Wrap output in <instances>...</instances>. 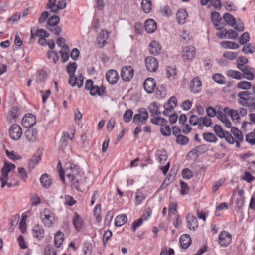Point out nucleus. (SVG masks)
Returning <instances> with one entry per match:
<instances>
[{
	"instance_id": "18",
	"label": "nucleus",
	"mask_w": 255,
	"mask_h": 255,
	"mask_svg": "<svg viewBox=\"0 0 255 255\" xmlns=\"http://www.w3.org/2000/svg\"><path fill=\"white\" fill-rule=\"evenodd\" d=\"M211 19L216 29H222L223 27L222 19L220 16V14L217 12L211 13Z\"/></svg>"
},
{
	"instance_id": "14",
	"label": "nucleus",
	"mask_w": 255,
	"mask_h": 255,
	"mask_svg": "<svg viewBox=\"0 0 255 255\" xmlns=\"http://www.w3.org/2000/svg\"><path fill=\"white\" fill-rule=\"evenodd\" d=\"M145 65L148 71L154 72L158 68V62L157 60L152 56H149L145 59Z\"/></svg>"
},
{
	"instance_id": "49",
	"label": "nucleus",
	"mask_w": 255,
	"mask_h": 255,
	"mask_svg": "<svg viewBox=\"0 0 255 255\" xmlns=\"http://www.w3.org/2000/svg\"><path fill=\"white\" fill-rule=\"evenodd\" d=\"M214 131L220 138H223L225 137V134L227 132L226 131H224L221 126L217 124L214 126Z\"/></svg>"
},
{
	"instance_id": "25",
	"label": "nucleus",
	"mask_w": 255,
	"mask_h": 255,
	"mask_svg": "<svg viewBox=\"0 0 255 255\" xmlns=\"http://www.w3.org/2000/svg\"><path fill=\"white\" fill-rule=\"evenodd\" d=\"M161 47L156 41H152L149 45V51L151 54L156 55L160 53Z\"/></svg>"
},
{
	"instance_id": "64",
	"label": "nucleus",
	"mask_w": 255,
	"mask_h": 255,
	"mask_svg": "<svg viewBox=\"0 0 255 255\" xmlns=\"http://www.w3.org/2000/svg\"><path fill=\"white\" fill-rule=\"evenodd\" d=\"M145 199V195L141 192H137L135 197V204L139 205L141 204Z\"/></svg>"
},
{
	"instance_id": "45",
	"label": "nucleus",
	"mask_w": 255,
	"mask_h": 255,
	"mask_svg": "<svg viewBox=\"0 0 255 255\" xmlns=\"http://www.w3.org/2000/svg\"><path fill=\"white\" fill-rule=\"evenodd\" d=\"M223 19L230 26H234L235 25V19L231 14L229 13L224 14Z\"/></svg>"
},
{
	"instance_id": "63",
	"label": "nucleus",
	"mask_w": 255,
	"mask_h": 255,
	"mask_svg": "<svg viewBox=\"0 0 255 255\" xmlns=\"http://www.w3.org/2000/svg\"><path fill=\"white\" fill-rule=\"evenodd\" d=\"M161 134L165 136H168L171 134V129L169 126H162L160 128Z\"/></svg>"
},
{
	"instance_id": "58",
	"label": "nucleus",
	"mask_w": 255,
	"mask_h": 255,
	"mask_svg": "<svg viewBox=\"0 0 255 255\" xmlns=\"http://www.w3.org/2000/svg\"><path fill=\"white\" fill-rule=\"evenodd\" d=\"M132 115L133 111L131 109L127 110L123 115L124 121L126 123L129 122L130 121Z\"/></svg>"
},
{
	"instance_id": "20",
	"label": "nucleus",
	"mask_w": 255,
	"mask_h": 255,
	"mask_svg": "<svg viewBox=\"0 0 255 255\" xmlns=\"http://www.w3.org/2000/svg\"><path fill=\"white\" fill-rule=\"evenodd\" d=\"M176 105L177 99L176 97L173 96L168 100V103L164 104L165 110L163 112V114L165 116L167 115V113L171 112Z\"/></svg>"
},
{
	"instance_id": "48",
	"label": "nucleus",
	"mask_w": 255,
	"mask_h": 255,
	"mask_svg": "<svg viewBox=\"0 0 255 255\" xmlns=\"http://www.w3.org/2000/svg\"><path fill=\"white\" fill-rule=\"evenodd\" d=\"M255 46L253 43H249L245 45L242 51L245 54H253L255 52Z\"/></svg>"
},
{
	"instance_id": "21",
	"label": "nucleus",
	"mask_w": 255,
	"mask_h": 255,
	"mask_svg": "<svg viewBox=\"0 0 255 255\" xmlns=\"http://www.w3.org/2000/svg\"><path fill=\"white\" fill-rule=\"evenodd\" d=\"M243 73L244 77L249 80H253L255 78L254 72L255 69L249 66H245L239 69Z\"/></svg>"
},
{
	"instance_id": "34",
	"label": "nucleus",
	"mask_w": 255,
	"mask_h": 255,
	"mask_svg": "<svg viewBox=\"0 0 255 255\" xmlns=\"http://www.w3.org/2000/svg\"><path fill=\"white\" fill-rule=\"evenodd\" d=\"M42 186L45 188H48L51 184V179L47 174H43L40 179Z\"/></svg>"
},
{
	"instance_id": "9",
	"label": "nucleus",
	"mask_w": 255,
	"mask_h": 255,
	"mask_svg": "<svg viewBox=\"0 0 255 255\" xmlns=\"http://www.w3.org/2000/svg\"><path fill=\"white\" fill-rule=\"evenodd\" d=\"M9 133L13 140H18L22 135V128L19 125L13 124L9 128Z\"/></svg>"
},
{
	"instance_id": "60",
	"label": "nucleus",
	"mask_w": 255,
	"mask_h": 255,
	"mask_svg": "<svg viewBox=\"0 0 255 255\" xmlns=\"http://www.w3.org/2000/svg\"><path fill=\"white\" fill-rule=\"evenodd\" d=\"M40 158L38 156L32 157L29 161L28 167L30 170L34 168L36 164L39 162Z\"/></svg>"
},
{
	"instance_id": "51",
	"label": "nucleus",
	"mask_w": 255,
	"mask_h": 255,
	"mask_svg": "<svg viewBox=\"0 0 255 255\" xmlns=\"http://www.w3.org/2000/svg\"><path fill=\"white\" fill-rule=\"evenodd\" d=\"M238 55V53L232 51H225L223 53V56L226 59L230 60L236 59L237 58Z\"/></svg>"
},
{
	"instance_id": "5",
	"label": "nucleus",
	"mask_w": 255,
	"mask_h": 255,
	"mask_svg": "<svg viewBox=\"0 0 255 255\" xmlns=\"http://www.w3.org/2000/svg\"><path fill=\"white\" fill-rule=\"evenodd\" d=\"M68 179L70 186L77 190H80L81 187L86 185V178L84 176L68 178Z\"/></svg>"
},
{
	"instance_id": "24",
	"label": "nucleus",
	"mask_w": 255,
	"mask_h": 255,
	"mask_svg": "<svg viewBox=\"0 0 255 255\" xmlns=\"http://www.w3.org/2000/svg\"><path fill=\"white\" fill-rule=\"evenodd\" d=\"M44 230L39 225H35L32 229V234L34 237L38 240L42 239L45 235Z\"/></svg>"
},
{
	"instance_id": "30",
	"label": "nucleus",
	"mask_w": 255,
	"mask_h": 255,
	"mask_svg": "<svg viewBox=\"0 0 255 255\" xmlns=\"http://www.w3.org/2000/svg\"><path fill=\"white\" fill-rule=\"evenodd\" d=\"M72 223L75 229L77 231H79L83 226V220L77 213L74 214L72 219Z\"/></svg>"
},
{
	"instance_id": "43",
	"label": "nucleus",
	"mask_w": 255,
	"mask_h": 255,
	"mask_svg": "<svg viewBox=\"0 0 255 255\" xmlns=\"http://www.w3.org/2000/svg\"><path fill=\"white\" fill-rule=\"evenodd\" d=\"M159 106L156 102H153L150 104L149 106L148 109L150 113L152 115H160L161 112L159 111Z\"/></svg>"
},
{
	"instance_id": "16",
	"label": "nucleus",
	"mask_w": 255,
	"mask_h": 255,
	"mask_svg": "<svg viewBox=\"0 0 255 255\" xmlns=\"http://www.w3.org/2000/svg\"><path fill=\"white\" fill-rule=\"evenodd\" d=\"M202 83L199 77L194 78L190 84L191 91L195 93H198L201 91Z\"/></svg>"
},
{
	"instance_id": "27",
	"label": "nucleus",
	"mask_w": 255,
	"mask_h": 255,
	"mask_svg": "<svg viewBox=\"0 0 255 255\" xmlns=\"http://www.w3.org/2000/svg\"><path fill=\"white\" fill-rule=\"evenodd\" d=\"M20 115V112L19 110V108L16 106L12 107L9 111L8 117L9 120L10 121V122H13L15 119L19 117Z\"/></svg>"
},
{
	"instance_id": "22",
	"label": "nucleus",
	"mask_w": 255,
	"mask_h": 255,
	"mask_svg": "<svg viewBox=\"0 0 255 255\" xmlns=\"http://www.w3.org/2000/svg\"><path fill=\"white\" fill-rule=\"evenodd\" d=\"M108 32L106 30H102L99 33L97 38V42L98 46L100 48H102L107 42V39L108 38Z\"/></svg>"
},
{
	"instance_id": "10",
	"label": "nucleus",
	"mask_w": 255,
	"mask_h": 255,
	"mask_svg": "<svg viewBox=\"0 0 255 255\" xmlns=\"http://www.w3.org/2000/svg\"><path fill=\"white\" fill-rule=\"evenodd\" d=\"M196 51L192 46H186L182 51V58L185 61H192L195 57Z\"/></svg>"
},
{
	"instance_id": "47",
	"label": "nucleus",
	"mask_w": 255,
	"mask_h": 255,
	"mask_svg": "<svg viewBox=\"0 0 255 255\" xmlns=\"http://www.w3.org/2000/svg\"><path fill=\"white\" fill-rule=\"evenodd\" d=\"M150 122L156 125L164 126L167 122V120L163 118L157 117L150 119Z\"/></svg>"
},
{
	"instance_id": "23",
	"label": "nucleus",
	"mask_w": 255,
	"mask_h": 255,
	"mask_svg": "<svg viewBox=\"0 0 255 255\" xmlns=\"http://www.w3.org/2000/svg\"><path fill=\"white\" fill-rule=\"evenodd\" d=\"M106 78L110 83L115 84L119 79V74L115 70H109L106 73Z\"/></svg>"
},
{
	"instance_id": "3",
	"label": "nucleus",
	"mask_w": 255,
	"mask_h": 255,
	"mask_svg": "<svg viewBox=\"0 0 255 255\" xmlns=\"http://www.w3.org/2000/svg\"><path fill=\"white\" fill-rule=\"evenodd\" d=\"M40 218L44 225L48 227L53 226L55 221V214L47 208L41 212Z\"/></svg>"
},
{
	"instance_id": "57",
	"label": "nucleus",
	"mask_w": 255,
	"mask_h": 255,
	"mask_svg": "<svg viewBox=\"0 0 255 255\" xmlns=\"http://www.w3.org/2000/svg\"><path fill=\"white\" fill-rule=\"evenodd\" d=\"M200 122V119L196 115H192L190 116L189 118V123H190V124L193 126H195L198 124L199 128H201L202 125L201 123H199Z\"/></svg>"
},
{
	"instance_id": "32",
	"label": "nucleus",
	"mask_w": 255,
	"mask_h": 255,
	"mask_svg": "<svg viewBox=\"0 0 255 255\" xmlns=\"http://www.w3.org/2000/svg\"><path fill=\"white\" fill-rule=\"evenodd\" d=\"M217 118L220 120L226 127L231 128V124L226 115L221 111H217Z\"/></svg>"
},
{
	"instance_id": "55",
	"label": "nucleus",
	"mask_w": 255,
	"mask_h": 255,
	"mask_svg": "<svg viewBox=\"0 0 255 255\" xmlns=\"http://www.w3.org/2000/svg\"><path fill=\"white\" fill-rule=\"evenodd\" d=\"M251 83L246 81H241L237 84V87L238 88L244 90H248L251 88Z\"/></svg>"
},
{
	"instance_id": "29",
	"label": "nucleus",
	"mask_w": 255,
	"mask_h": 255,
	"mask_svg": "<svg viewBox=\"0 0 255 255\" xmlns=\"http://www.w3.org/2000/svg\"><path fill=\"white\" fill-rule=\"evenodd\" d=\"M192 240L189 235L188 234L182 235L180 238V243L181 247L183 249H187L191 243Z\"/></svg>"
},
{
	"instance_id": "19",
	"label": "nucleus",
	"mask_w": 255,
	"mask_h": 255,
	"mask_svg": "<svg viewBox=\"0 0 255 255\" xmlns=\"http://www.w3.org/2000/svg\"><path fill=\"white\" fill-rule=\"evenodd\" d=\"M24 135L28 141L35 142L38 138V130L36 129H28L25 132Z\"/></svg>"
},
{
	"instance_id": "53",
	"label": "nucleus",
	"mask_w": 255,
	"mask_h": 255,
	"mask_svg": "<svg viewBox=\"0 0 255 255\" xmlns=\"http://www.w3.org/2000/svg\"><path fill=\"white\" fill-rule=\"evenodd\" d=\"M248 62V59L244 56H240L237 59V67L239 69L246 65Z\"/></svg>"
},
{
	"instance_id": "52",
	"label": "nucleus",
	"mask_w": 255,
	"mask_h": 255,
	"mask_svg": "<svg viewBox=\"0 0 255 255\" xmlns=\"http://www.w3.org/2000/svg\"><path fill=\"white\" fill-rule=\"evenodd\" d=\"M47 74L44 70H39L37 72L36 81L37 83H40L43 82L46 77Z\"/></svg>"
},
{
	"instance_id": "39",
	"label": "nucleus",
	"mask_w": 255,
	"mask_h": 255,
	"mask_svg": "<svg viewBox=\"0 0 255 255\" xmlns=\"http://www.w3.org/2000/svg\"><path fill=\"white\" fill-rule=\"evenodd\" d=\"M64 241V235L60 232L58 231L54 237V243L55 246L57 248H59Z\"/></svg>"
},
{
	"instance_id": "42",
	"label": "nucleus",
	"mask_w": 255,
	"mask_h": 255,
	"mask_svg": "<svg viewBox=\"0 0 255 255\" xmlns=\"http://www.w3.org/2000/svg\"><path fill=\"white\" fill-rule=\"evenodd\" d=\"M105 87H101L100 88L98 86H94L90 90V93L92 96L96 95V94H98V95H102V93L105 92Z\"/></svg>"
},
{
	"instance_id": "46",
	"label": "nucleus",
	"mask_w": 255,
	"mask_h": 255,
	"mask_svg": "<svg viewBox=\"0 0 255 255\" xmlns=\"http://www.w3.org/2000/svg\"><path fill=\"white\" fill-rule=\"evenodd\" d=\"M59 22V16L57 15H54L50 17L47 20V25L46 26L54 27Z\"/></svg>"
},
{
	"instance_id": "35",
	"label": "nucleus",
	"mask_w": 255,
	"mask_h": 255,
	"mask_svg": "<svg viewBox=\"0 0 255 255\" xmlns=\"http://www.w3.org/2000/svg\"><path fill=\"white\" fill-rule=\"evenodd\" d=\"M176 16L178 23L180 24H184L186 22V19L188 16V14L185 10L180 9L178 11Z\"/></svg>"
},
{
	"instance_id": "6",
	"label": "nucleus",
	"mask_w": 255,
	"mask_h": 255,
	"mask_svg": "<svg viewBox=\"0 0 255 255\" xmlns=\"http://www.w3.org/2000/svg\"><path fill=\"white\" fill-rule=\"evenodd\" d=\"M77 65L75 62H70L66 66V70L69 75L68 82L72 87L75 86L74 81L76 80L75 72L77 69Z\"/></svg>"
},
{
	"instance_id": "8",
	"label": "nucleus",
	"mask_w": 255,
	"mask_h": 255,
	"mask_svg": "<svg viewBox=\"0 0 255 255\" xmlns=\"http://www.w3.org/2000/svg\"><path fill=\"white\" fill-rule=\"evenodd\" d=\"M30 34V40H33L36 36H37L39 37V43H40L41 41H46L45 38L49 37V34L47 33L46 31L42 29H36L35 28H32L31 29Z\"/></svg>"
},
{
	"instance_id": "7",
	"label": "nucleus",
	"mask_w": 255,
	"mask_h": 255,
	"mask_svg": "<svg viewBox=\"0 0 255 255\" xmlns=\"http://www.w3.org/2000/svg\"><path fill=\"white\" fill-rule=\"evenodd\" d=\"M238 97H239L238 103L243 106H246L247 103L253 99L254 95L253 93L249 91H244L239 92Z\"/></svg>"
},
{
	"instance_id": "56",
	"label": "nucleus",
	"mask_w": 255,
	"mask_h": 255,
	"mask_svg": "<svg viewBox=\"0 0 255 255\" xmlns=\"http://www.w3.org/2000/svg\"><path fill=\"white\" fill-rule=\"evenodd\" d=\"M250 35L248 32H244L239 38V43L241 45H244L250 40Z\"/></svg>"
},
{
	"instance_id": "31",
	"label": "nucleus",
	"mask_w": 255,
	"mask_h": 255,
	"mask_svg": "<svg viewBox=\"0 0 255 255\" xmlns=\"http://www.w3.org/2000/svg\"><path fill=\"white\" fill-rule=\"evenodd\" d=\"M72 138L70 137L69 134L68 133H64L62 138L60 141V149L62 151H64L65 148L67 146L68 140H71Z\"/></svg>"
},
{
	"instance_id": "2",
	"label": "nucleus",
	"mask_w": 255,
	"mask_h": 255,
	"mask_svg": "<svg viewBox=\"0 0 255 255\" xmlns=\"http://www.w3.org/2000/svg\"><path fill=\"white\" fill-rule=\"evenodd\" d=\"M59 177L62 180H64L65 179V174L67 178L78 177V176H84L82 170L70 162L66 164L65 172L59 170Z\"/></svg>"
},
{
	"instance_id": "37",
	"label": "nucleus",
	"mask_w": 255,
	"mask_h": 255,
	"mask_svg": "<svg viewBox=\"0 0 255 255\" xmlns=\"http://www.w3.org/2000/svg\"><path fill=\"white\" fill-rule=\"evenodd\" d=\"M215 8H220L221 7V3L220 0H201V4L206 5L208 2Z\"/></svg>"
},
{
	"instance_id": "62",
	"label": "nucleus",
	"mask_w": 255,
	"mask_h": 255,
	"mask_svg": "<svg viewBox=\"0 0 255 255\" xmlns=\"http://www.w3.org/2000/svg\"><path fill=\"white\" fill-rule=\"evenodd\" d=\"M213 80L217 83L223 84L224 83L225 77L221 74H215L212 76Z\"/></svg>"
},
{
	"instance_id": "54",
	"label": "nucleus",
	"mask_w": 255,
	"mask_h": 255,
	"mask_svg": "<svg viewBox=\"0 0 255 255\" xmlns=\"http://www.w3.org/2000/svg\"><path fill=\"white\" fill-rule=\"evenodd\" d=\"M231 131L238 141H242L243 140V136L242 132L237 128H231Z\"/></svg>"
},
{
	"instance_id": "17",
	"label": "nucleus",
	"mask_w": 255,
	"mask_h": 255,
	"mask_svg": "<svg viewBox=\"0 0 255 255\" xmlns=\"http://www.w3.org/2000/svg\"><path fill=\"white\" fill-rule=\"evenodd\" d=\"M143 86L147 93L149 94L152 93L156 86L155 80L152 78H147L143 83Z\"/></svg>"
},
{
	"instance_id": "40",
	"label": "nucleus",
	"mask_w": 255,
	"mask_h": 255,
	"mask_svg": "<svg viewBox=\"0 0 255 255\" xmlns=\"http://www.w3.org/2000/svg\"><path fill=\"white\" fill-rule=\"evenodd\" d=\"M203 139L209 143H215L217 141L216 135L211 132L204 133L203 134Z\"/></svg>"
},
{
	"instance_id": "26",
	"label": "nucleus",
	"mask_w": 255,
	"mask_h": 255,
	"mask_svg": "<svg viewBox=\"0 0 255 255\" xmlns=\"http://www.w3.org/2000/svg\"><path fill=\"white\" fill-rule=\"evenodd\" d=\"M187 226L189 229L192 231H195L198 227V221L196 218L190 214H188L186 217Z\"/></svg>"
},
{
	"instance_id": "44",
	"label": "nucleus",
	"mask_w": 255,
	"mask_h": 255,
	"mask_svg": "<svg viewBox=\"0 0 255 255\" xmlns=\"http://www.w3.org/2000/svg\"><path fill=\"white\" fill-rule=\"evenodd\" d=\"M227 75L230 77L240 80L242 77V74L238 71L229 70L227 71Z\"/></svg>"
},
{
	"instance_id": "12",
	"label": "nucleus",
	"mask_w": 255,
	"mask_h": 255,
	"mask_svg": "<svg viewBox=\"0 0 255 255\" xmlns=\"http://www.w3.org/2000/svg\"><path fill=\"white\" fill-rule=\"evenodd\" d=\"M134 75L133 69L130 66H126L122 68L121 76L124 81H129Z\"/></svg>"
},
{
	"instance_id": "15",
	"label": "nucleus",
	"mask_w": 255,
	"mask_h": 255,
	"mask_svg": "<svg viewBox=\"0 0 255 255\" xmlns=\"http://www.w3.org/2000/svg\"><path fill=\"white\" fill-rule=\"evenodd\" d=\"M36 118L32 114H26L22 120V125L25 128H30L36 123Z\"/></svg>"
},
{
	"instance_id": "28",
	"label": "nucleus",
	"mask_w": 255,
	"mask_h": 255,
	"mask_svg": "<svg viewBox=\"0 0 255 255\" xmlns=\"http://www.w3.org/2000/svg\"><path fill=\"white\" fill-rule=\"evenodd\" d=\"M144 27L147 33H151L156 30V23L154 20L149 19L145 22Z\"/></svg>"
},
{
	"instance_id": "11",
	"label": "nucleus",
	"mask_w": 255,
	"mask_h": 255,
	"mask_svg": "<svg viewBox=\"0 0 255 255\" xmlns=\"http://www.w3.org/2000/svg\"><path fill=\"white\" fill-rule=\"evenodd\" d=\"M148 118V114L145 108H141L139 110V113L134 115L133 118V122L137 123L138 122L142 124L145 123L146 120Z\"/></svg>"
},
{
	"instance_id": "1",
	"label": "nucleus",
	"mask_w": 255,
	"mask_h": 255,
	"mask_svg": "<svg viewBox=\"0 0 255 255\" xmlns=\"http://www.w3.org/2000/svg\"><path fill=\"white\" fill-rule=\"evenodd\" d=\"M59 177L62 180H64L65 179V174L67 178L78 177V176H84L82 170L70 162L66 164L65 172L59 170Z\"/></svg>"
},
{
	"instance_id": "13",
	"label": "nucleus",
	"mask_w": 255,
	"mask_h": 255,
	"mask_svg": "<svg viewBox=\"0 0 255 255\" xmlns=\"http://www.w3.org/2000/svg\"><path fill=\"white\" fill-rule=\"evenodd\" d=\"M232 235L226 231H222L220 233L218 237V242L220 245L223 247L228 246L231 243Z\"/></svg>"
},
{
	"instance_id": "59",
	"label": "nucleus",
	"mask_w": 255,
	"mask_h": 255,
	"mask_svg": "<svg viewBox=\"0 0 255 255\" xmlns=\"http://www.w3.org/2000/svg\"><path fill=\"white\" fill-rule=\"evenodd\" d=\"M6 154L7 156L12 160H19L21 158L20 155H17L14 151H9L6 150Z\"/></svg>"
},
{
	"instance_id": "33",
	"label": "nucleus",
	"mask_w": 255,
	"mask_h": 255,
	"mask_svg": "<svg viewBox=\"0 0 255 255\" xmlns=\"http://www.w3.org/2000/svg\"><path fill=\"white\" fill-rule=\"evenodd\" d=\"M158 162L161 164L165 163V162L167 159V155L166 151L164 150H158L155 153Z\"/></svg>"
},
{
	"instance_id": "38",
	"label": "nucleus",
	"mask_w": 255,
	"mask_h": 255,
	"mask_svg": "<svg viewBox=\"0 0 255 255\" xmlns=\"http://www.w3.org/2000/svg\"><path fill=\"white\" fill-rule=\"evenodd\" d=\"M128 221L127 216L125 214L119 215L115 219V225L117 227H121L125 224Z\"/></svg>"
},
{
	"instance_id": "50",
	"label": "nucleus",
	"mask_w": 255,
	"mask_h": 255,
	"mask_svg": "<svg viewBox=\"0 0 255 255\" xmlns=\"http://www.w3.org/2000/svg\"><path fill=\"white\" fill-rule=\"evenodd\" d=\"M47 57L53 63H56L59 59L57 53L52 50L47 52Z\"/></svg>"
},
{
	"instance_id": "36",
	"label": "nucleus",
	"mask_w": 255,
	"mask_h": 255,
	"mask_svg": "<svg viewBox=\"0 0 255 255\" xmlns=\"http://www.w3.org/2000/svg\"><path fill=\"white\" fill-rule=\"evenodd\" d=\"M220 45L225 49H237L239 47V45L236 42L229 41H221Z\"/></svg>"
},
{
	"instance_id": "41",
	"label": "nucleus",
	"mask_w": 255,
	"mask_h": 255,
	"mask_svg": "<svg viewBox=\"0 0 255 255\" xmlns=\"http://www.w3.org/2000/svg\"><path fill=\"white\" fill-rule=\"evenodd\" d=\"M141 7L145 13H149L152 7L151 0H142L141 2Z\"/></svg>"
},
{
	"instance_id": "61",
	"label": "nucleus",
	"mask_w": 255,
	"mask_h": 255,
	"mask_svg": "<svg viewBox=\"0 0 255 255\" xmlns=\"http://www.w3.org/2000/svg\"><path fill=\"white\" fill-rule=\"evenodd\" d=\"M188 138L185 136L180 135L176 137V142L180 145H186L188 143Z\"/></svg>"
},
{
	"instance_id": "4",
	"label": "nucleus",
	"mask_w": 255,
	"mask_h": 255,
	"mask_svg": "<svg viewBox=\"0 0 255 255\" xmlns=\"http://www.w3.org/2000/svg\"><path fill=\"white\" fill-rule=\"evenodd\" d=\"M15 168V166L12 163L5 162L4 166L1 170L2 177H0V180L1 181V187L3 188L7 184L8 175L9 173Z\"/></svg>"
}]
</instances>
